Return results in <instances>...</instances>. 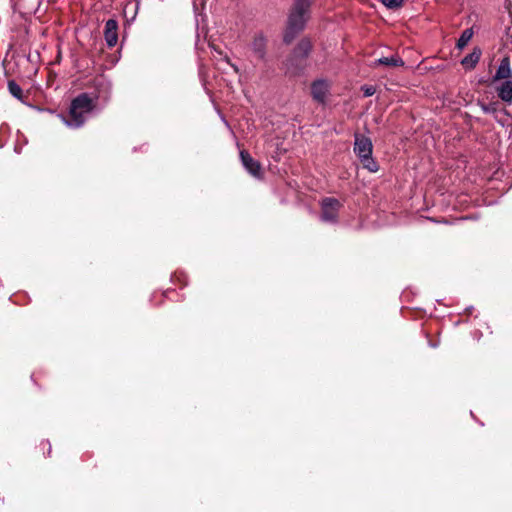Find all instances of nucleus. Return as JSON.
<instances>
[{"instance_id":"obj_1","label":"nucleus","mask_w":512,"mask_h":512,"mask_svg":"<svg viewBox=\"0 0 512 512\" xmlns=\"http://www.w3.org/2000/svg\"><path fill=\"white\" fill-rule=\"evenodd\" d=\"M312 0H295L288 15L284 42L289 44L304 30L309 18Z\"/></svg>"},{"instance_id":"obj_2","label":"nucleus","mask_w":512,"mask_h":512,"mask_svg":"<svg viewBox=\"0 0 512 512\" xmlns=\"http://www.w3.org/2000/svg\"><path fill=\"white\" fill-rule=\"evenodd\" d=\"M93 108V100L86 93L80 94L71 102L69 119H64L65 124L72 128L81 127Z\"/></svg>"},{"instance_id":"obj_3","label":"nucleus","mask_w":512,"mask_h":512,"mask_svg":"<svg viewBox=\"0 0 512 512\" xmlns=\"http://www.w3.org/2000/svg\"><path fill=\"white\" fill-rule=\"evenodd\" d=\"M340 202L335 198H325L321 203L322 213L321 219L324 222H336L338 217V211L340 208Z\"/></svg>"},{"instance_id":"obj_4","label":"nucleus","mask_w":512,"mask_h":512,"mask_svg":"<svg viewBox=\"0 0 512 512\" xmlns=\"http://www.w3.org/2000/svg\"><path fill=\"white\" fill-rule=\"evenodd\" d=\"M330 91V83L324 79H318L311 85V94L315 101L325 104Z\"/></svg>"},{"instance_id":"obj_5","label":"nucleus","mask_w":512,"mask_h":512,"mask_svg":"<svg viewBox=\"0 0 512 512\" xmlns=\"http://www.w3.org/2000/svg\"><path fill=\"white\" fill-rule=\"evenodd\" d=\"M240 159L244 168L254 177L261 178L262 170L260 163L253 159L251 155L245 151H240Z\"/></svg>"},{"instance_id":"obj_6","label":"nucleus","mask_w":512,"mask_h":512,"mask_svg":"<svg viewBox=\"0 0 512 512\" xmlns=\"http://www.w3.org/2000/svg\"><path fill=\"white\" fill-rule=\"evenodd\" d=\"M354 152L362 159L372 155V142L369 138L356 135L354 143Z\"/></svg>"},{"instance_id":"obj_7","label":"nucleus","mask_w":512,"mask_h":512,"mask_svg":"<svg viewBox=\"0 0 512 512\" xmlns=\"http://www.w3.org/2000/svg\"><path fill=\"white\" fill-rule=\"evenodd\" d=\"M104 38L108 47H114L118 41V23L114 19H109L105 23Z\"/></svg>"},{"instance_id":"obj_8","label":"nucleus","mask_w":512,"mask_h":512,"mask_svg":"<svg viewBox=\"0 0 512 512\" xmlns=\"http://www.w3.org/2000/svg\"><path fill=\"white\" fill-rule=\"evenodd\" d=\"M512 79V69L510 64L509 57H504L497 70L495 75L493 76V82L499 81V80H511Z\"/></svg>"},{"instance_id":"obj_9","label":"nucleus","mask_w":512,"mask_h":512,"mask_svg":"<svg viewBox=\"0 0 512 512\" xmlns=\"http://www.w3.org/2000/svg\"><path fill=\"white\" fill-rule=\"evenodd\" d=\"M481 55V49L479 47H475L470 54L466 55L462 59L461 64L465 69L472 70L476 67L481 58Z\"/></svg>"},{"instance_id":"obj_10","label":"nucleus","mask_w":512,"mask_h":512,"mask_svg":"<svg viewBox=\"0 0 512 512\" xmlns=\"http://www.w3.org/2000/svg\"><path fill=\"white\" fill-rule=\"evenodd\" d=\"M498 97L507 103L512 102V79L503 81L496 88Z\"/></svg>"},{"instance_id":"obj_11","label":"nucleus","mask_w":512,"mask_h":512,"mask_svg":"<svg viewBox=\"0 0 512 512\" xmlns=\"http://www.w3.org/2000/svg\"><path fill=\"white\" fill-rule=\"evenodd\" d=\"M252 49L259 59H263L265 56L266 39L262 34H258L252 41Z\"/></svg>"},{"instance_id":"obj_12","label":"nucleus","mask_w":512,"mask_h":512,"mask_svg":"<svg viewBox=\"0 0 512 512\" xmlns=\"http://www.w3.org/2000/svg\"><path fill=\"white\" fill-rule=\"evenodd\" d=\"M378 65H385L391 67H399L404 65V61L397 55H392L390 57H382L373 62V67H377Z\"/></svg>"},{"instance_id":"obj_13","label":"nucleus","mask_w":512,"mask_h":512,"mask_svg":"<svg viewBox=\"0 0 512 512\" xmlns=\"http://www.w3.org/2000/svg\"><path fill=\"white\" fill-rule=\"evenodd\" d=\"M312 44L309 39H302L294 50V55L299 58H305L309 55Z\"/></svg>"},{"instance_id":"obj_14","label":"nucleus","mask_w":512,"mask_h":512,"mask_svg":"<svg viewBox=\"0 0 512 512\" xmlns=\"http://www.w3.org/2000/svg\"><path fill=\"white\" fill-rule=\"evenodd\" d=\"M473 35H474L473 28L465 29L461 33V35H460V37H459V39H458V41L456 43V47L459 50L464 49L467 46V44L469 43V41L472 39Z\"/></svg>"},{"instance_id":"obj_15","label":"nucleus","mask_w":512,"mask_h":512,"mask_svg":"<svg viewBox=\"0 0 512 512\" xmlns=\"http://www.w3.org/2000/svg\"><path fill=\"white\" fill-rule=\"evenodd\" d=\"M362 164H363V167L365 169H367L368 171L370 172H377L379 167L376 163V161L372 158V155L371 156H367V157H364L362 159H360Z\"/></svg>"},{"instance_id":"obj_16","label":"nucleus","mask_w":512,"mask_h":512,"mask_svg":"<svg viewBox=\"0 0 512 512\" xmlns=\"http://www.w3.org/2000/svg\"><path fill=\"white\" fill-rule=\"evenodd\" d=\"M8 90L12 96H14L17 99H21L23 95V91L21 87L14 81L8 82Z\"/></svg>"},{"instance_id":"obj_17","label":"nucleus","mask_w":512,"mask_h":512,"mask_svg":"<svg viewBox=\"0 0 512 512\" xmlns=\"http://www.w3.org/2000/svg\"><path fill=\"white\" fill-rule=\"evenodd\" d=\"M480 107L485 114H494L497 111L496 103H489V104L482 103V104H480Z\"/></svg>"},{"instance_id":"obj_18","label":"nucleus","mask_w":512,"mask_h":512,"mask_svg":"<svg viewBox=\"0 0 512 512\" xmlns=\"http://www.w3.org/2000/svg\"><path fill=\"white\" fill-rule=\"evenodd\" d=\"M404 0H381V2L390 9H396L402 6Z\"/></svg>"},{"instance_id":"obj_19","label":"nucleus","mask_w":512,"mask_h":512,"mask_svg":"<svg viewBox=\"0 0 512 512\" xmlns=\"http://www.w3.org/2000/svg\"><path fill=\"white\" fill-rule=\"evenodd\" d=\"M362 91H363L365 97H370V96L374 95L376 90L373 86L366 85V86L362 87Z\"/></svg>"},{"instance_id":"obj_20","label":"nucleus","mask_w":512,"mask_h":512,"mask_svg":"<svg viewBox=\"0 0 512 512\" xmlns=\"http://www.w3.org/2000/svg\"><path fill=\"white\" fill-rule=\"evenodd\" d=\"M232 67L234 68V70L237 72L238 71V68L235 66V65H232Z\"/></svg>"}]
</instances>
